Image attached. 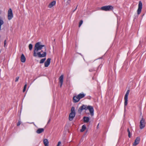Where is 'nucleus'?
<instances>
[{
	"mask_svg": "<svg viewBox=\"0 0 146 146\" xmlns=\"http://www.w3.org/2000/svg\"><path fill=\"white\" fill-rule=\"evenodd\" d=\"M46 54V48L45 45H41L40 42L36 43L34 47L33 56L42 58L45 57Z\"/></svg>",
	"mask_w": 146,
	"mask_h": 146,
	"instance_id": "obj_1",
	"label": "nucleus"
},
{
	"mask_svg": "<svg viewBox=\"0 0 146 146\" xmlns=\"http://www.w3.org/2000/svg\"><path fill=\"white\" fill-rule=\"evenodd\" d=\"M88 109L89 110L91 116H93L94 115V110L93 107L90 106L83 105L79 108L78 111V112L81 113L83 110H87Z\"/></svg>",
	"mask_w": 146,
	"mask_h": 146,
	"instance_id": "obj_2",
	"label": "nucleus"
},
{
	"mask_svg": "<svg viewBox=\"0 0 146 146\" xmlns=\"http://www.w3.org/2000/svg\"><path fill=\"white\" fill-rule=\"evenodd\" d=\"M102 10L104 11H111L113 10V7L111 5H107L102 7L101 8Z\"/></svg>",
	"mask_w": 146,
	"mask_h": 146,
	"instance_id": "obj_3",
	"label": "nucleus"
},
{
	"mask_svg": "<svg viewBox=\"0 0 146 146\" xmlns=\"http://www.w3.org/2000/svg\"><path fill=\"white\" fill-rule=\"evenodd\" d=\"M129 90H128L126 92V93L125 96L124 97V106L125 107L126 106L127 104V101H128V96L129 95Z\"/></svg>",
	"mask_w": 146,
	"mask_h": 146,
	"instance_id": "obj_4",
	"label": "nucleus"
},
{
	"mask_svg": "<svg viewBox=\"0 0 146 146\" xmlns=\"http://www.w3.org/2000/svg\"><path fill=\"white\" fill-rule=\"evenodd\" d=\"M13 17L12 11L11 9H9L8 11V18L9 20H11Z\"/></svg>",
	"mask_w": 146,
	"mask_h": 146,
	"instance_id": "obj_5",
	"label": "nucleus"
},
{
	"mask_svg": "<svg viewBox=\"0 0 146 146\" xmlns=\"http://www.w3.org/2000/svg\"><path fill=\"white\" fill-rule=\"evenodd\" d=\"M145 119L142 118L141 120L140 121V128L142 129L145 127Z\"/></svg>",
	"mask_w": 146,
	"mask_h": 146,
	"instance_id": "obj_6",
	"label": "nucleus"
},
{
	"mask_svg": "<svg viewBox=\"0 0 146 146\" xmlns=\"http://www.w3.org/2000/svg\"><path fill=\"white\" fill-rule=\"evenodd\" d=\"M142 4L141 1L139 2L138 4V7L137 10V14L139 15L141 12V9H142Z\"/></svg>",
	"mask_w": 146,
	"mask_h": 146,
	"instance_id": "obj_7",
	"label": "nucleus"
},
{
	"mask_svg": "<svg viewBox=\"0 0 146 146\" xmlns=\"http://www.w3.org/2000/svg\"><path fill=\"white\" fill-rule=\"evenodd\" d=\"M140 140V137H137L135 140L133 144V146H135L138 145L139 143Z\"/></svg>",
	"mask_w": 146,
	"mask_h": 146,
	"instance_id": "obj_8",
	"label": "nucleus"
},
{
	"mask_svg": "<svg viewBox=\"0 0 146 146\" xmlns=\"http://www.w3.org/2000/svg\"><path fill=\"white\" fill-rule=\"evenodd\" d=\"M75 113H70L69 115V120L72 121L75 115Z\"/></svg>",
	"mask_w": 146,
	"mask_h": 146,
	"instance_id": "obj_9",
	"label": "nucleus"
},
{
	"mask_svg": "<svg viewBox=\"0 0 146 146\" xmlns=\"http://www.w3.org/2000/svg\"><path fill=\"white\" fill-rule=\"evenodd\" d=\"M51 59L48 58L47 59L46 61L44 63V66L45 67H47L49 65L50 63Z\"/></svg>",
	"mask_w": 146,
	"mask_h": 146,
	"instance_id": "obj_10",
	"label": "nucleus"
},
{
	"mask_svg": "<svg viewBox=\"0 0 146 146\" xmlns=\"http://www.w3.org/2000/svg\"><path fill=\"white\" fill-rule=\"evenodd\" d=\"M80 99L78 97V96H74L73 98V102H78Z\"/></svg>",
	"mask_w": 146,
	"mask_h": 146,
	"instance_id": "obj_11",
	"label": "nucleus"
},
{
	"mask_svg": "<svg viewBox=\"0 0 146 146\" xmlns=\"http://www.w3.org/2000/svg\"><path fill=\"white\" fill-rule=\"evenodd\" d=\"M21 61L22 62H24L26 60V58L24 55L22 54L21 57Z\"/></svg>",
	"mask_w": 146,
	"mask_h": 146,
	"instance_id": "obj_12",
	"label": "nucleus"
},
{
	"mask_svg": "<svg viewBox=\"0 0 146 146\" xmlns=\"http://www.w3.org/2000/svg\"><path fill=\"white\" fill-rule=\"evenodd\" d=\"M56 1H53L51 3H50L48 5V7L49 8H51L54 5L56 4Z\"/></svg>",
	"mask_w": 146,
	"mask_h": 146,
	"instance_id": "obj_13",
	"label": "nucleus"
},
{
	"mask_svg": "<svg viewBox=\"0 0 146 146\" xmlns=\"http://www.w3.org/2000/svg\"><path fill=\"white\" fill-rule=\"evenodd\" d=\"M43 143L45 146H48L49 142L47 139H44Z\"/></svg>",
	"mask_w": 146,
	"mask_h": 146,
	"instance_id": "obj_14",
	"label": "nucleus"
},
{
	"mask_svg": "<svg viewBox=\"0 0 146 146\" xmlns=\"http://www.w3.org/2000/svg\"><path fill=\"white\" fill-rule=\"evenodd\" d=\"M44 129L42 128H40L38 129L36 131V132L37 133H40L44 131Z\"/></svg>",
	"mask_w": 146,
	"mask_h": 146,
	"instance_id": "obj_15",
	"label": "nucleus"
},
{
	"mask_svg": "<svg viewBox=\"0 0 146 146\" xmlns=\"http://www.w3.org/2000/svg\"><path fill=\"white\" fill-rule=\"evenodd\" d=\"M86 94L83 93L80 94L78 96V97L79 98V99H80L84 97L85 96Z\"/></svg>",
	"mask_w": 146,
	"mask_h": 146,
	"instance_id": "obj_16",
	"label": "nucleus"
},
{
	"mask_svg": "<svg viewBox=\"0 0 146 146\" xmlns=\"http://www.w3.org/2000/svg\"><path fill=\"white\" fill-rule=\"evenodd\" d=\"M89 120L90 119L88 117H83L84 121L85 123H88Z\"/></svg>",
	"mask_w": 146,
	"mask_h": 146,
	"instance_id": "obj_17",
	"label": "nucleus"
},
{
	"mask_svg": "<svg viewBox=\"0 0 146 146\" xmlns=\"http://www.w3.org/2000/svg\"><path fill=\"white\" fill-rule=\"evenodd\" d=\"M64 76L63 75H62L59 78V80L60 83L63 82Z\"/></svg>",
	"mask_w": 146,
	"mask_h": 146,
	"instance_id": "obj_18",
	"label": "nucleus"
},
{
	"mask_svg": "<svg viewBox=\"0 0 146 146\" xmlns=\"http://www.w3.org/2000/svg\"><path fill=\"white\" fill-rule=\"evenodd\" d=\"M86 127L85 125H83L82 126V129H80V131L82 132L84 131L86 129Z\"/></svg>",
	"mask_w": 146,
	"mask_h": 146,
	"instance_id": "obj_19",
	"label": "nucleus"
},
{
	"mask_svg": "<svg viewBox=\"0 0 146 146\" xmlns=\"http://www.w3.org/2000/svg\"><path fill=\"white\" fill-rule=\"evenodd\" d=\"M71 113H75V108L74 107H72L71 109Z\"/></svg>",
	"mask_w": 146,
	"mask_h": 146,
	"instance_id": "obj_20",
	"label": "nucleus"
},
{
	"mask_svg": "<svg viewBox=\"0 0 146 146\" xmlns=\"http://www.w3.org/2000/svg\"><path fill=\"white\" fill-rule=\"evenodd\" d=\"M4 23V22L2 20L0 19V30L1 29V26Z\"/></svg>",
	"mask_w": 146,
	"mask_h": 146,
	"instance_id": "obj_21",
	"label": "nucleus"
},
{
	"mask_svg": "<svg viewBox=\"0 0 146 146\" xmlns=\"http://www.w3.org/2000/svg\"><path fill=\"white\" fill-rule=\"evenodd\" d=\"M46 59V58L42 59H41L40 60V64H42V63H43L44 62V61H45Z\"/></svg>",
	"mask_w": 146,
	"mask_h": 146,
	"instance_id": "obj_22",
	"label": "nucleus"
},
{
	"mask_svg": "<svg viewBox=\"0 0 146 146\" xmlns=\"http://www.w3.org/2000/svg\"><path fill=\"white\" fill-rule=\"evenodd\" d=\"M127 131L128 132V137H130L131 136V133H130V132L129 131V129L128 128L127 129Z\"/></svg>",
	"mask_w": 146,
	"mask_h": 146,
	"instance_id": "obj_23",
	"label": "nucleus"
},
{
	"mask_svg": "<svg viewBox=\"0 0 146 146\" xmlns=\"http://www.w3.org/2000/svg\"><path fill=\"white\" fill-rule=\"evenodd\" d=\"M29 48L30 50H31L33 48V45L31 44H30L29 45Z\"/></svg>",
	"mask_w": 146,
	"mask_h": 146,
	"instance_id": "obj_24",
	"label": "nucleus"
},
{
	"mask_svg": "<svg viewBox=\"0 0 146 146\" xmlns=\"http://www.w3.org/2000/svg\"><path fill=\"white\" fill-rule=\"evenodd\" d=\"M27 86V85L26 84H25V85L24 86V88L23 89V92H24L25 91L26 89Z\"/></svg>",
	"mask_w": 146,
	"mask_h": 146,
	"instance_id": "obj_25",
	"label": "nucleus"
},
{
	"mask_svg": "<svg viewBox=\"0 0 146 146\" xmlns=\"http://www.w3.org/2000/svg\"><path fill=\"white\" fill-rule=\"evenodd\" d=\"M82 23H83V21L82 20L80 21L79 23V27H80V26L82 24Z\"/></svg>",
	"mask_w": 146,
	"mask_h": 146,
	"instance_id": "obj_26",
	"label": "nucleus"
},
{
	"mask_svg": "<svg viewBox=\"0 0 146 146\" xmlns=\"http://www.w3.org/2000/svg\"><path fill=\"white\" fill-rule=\"evenodd\" d=\"M71 2V0H68L66 3V5L69 4H70Z\"/></svg>",
	"mask_w": 146,
	"mask_h": 146,
	"instance_id": "obj_27",
	"label": "nucleus"
},
{
	"mask_svg": "<svg viewBox=\"0 0 146 146\" xmlns=\"http://www.w3.org/2000/svg\"><path fill=\"white\" fill-rule=\"evenodd\" d=\"M95 71V70L94 68H91L89 69V71L90 72H92Z\"/></svg>",
	"mask_w": 146,
	"mask_h": 146,
	"instance_id": "obj_28",
	"label": "nucleus"
},
{
	"mask_svg": "<svg viewBox=\"0 0 146 146\" xmlns=\"http://www.w3.org/2000/svg\"><path fill=\"white\" fill-rule=\"evenodd\" d=\"M19 76L15 78V82H17L18 81L19 79Z\"/></svg>",
	"mask_w": 146,
	"mask_h": 146,
	"instance_id": "obj_29",
	"label": "nucleus"
},
{
	"mask_svg": "<svg viewBox=\"0 0 146 146\" xmlns=\"http://www.w3.org/2000/svg\"><path fill=\"white\" fill-rule=\"evenodd\" d=\"M21 124V122L20 121H19L18 123H17V126H19Z\"/></svg>",
	"mask_w": 146,
	"mask_h": 146,
	"instance_id": "obj_30",
	"label": "nucleus"
},
{
	"mask_svg": "<svg viewBox=\"0 0 146 146\" xmlns=\"http://www.w3.org/2000/svg\"><path fill=\"white\" fill-rule=\"evenodd\" d=\"M6 44V40H5L4 41V47L5 46Z\"/></svg>",
	"mask_w": 146,
	"mask_h": 146,
	"instance_id": "obj_31",
	"label": "nucleus"
},
{
	"mask_svg": "<svg viewBox=\"0 0 146 146\" xmlns=\"http://www.w3.org/2000/svg\"><path fill=\"white\" fill-rule=\"evenodd\" d=\"M60 87H61L62 86V84H63V83H60Z\"/></svg>",
	"mask_w": 146,
	"mask_h": 146,
	"instance_id": "obj_32",
	"label": "nucleus"
},
{
	"mask_svg": "<svg viewBox=\"0 0 146 146\" xmlns=\"http://www.w3.org/2000/svg\"><path fill=\"white\" fill-rule=\"evenodd\" d=\"M78 6V5H77V6L76 7V9H74V10L73 11V12H74L76 10V9H77V7Z\"/></svg>",
	"mask_w": 146,
	"mask_h": 146,
	"instance_id": "obj_33",
	"label": "nucleus"
},
{
	"mask_svg": "<svg viewBox=\"0 0 146 146\" xmlns=\"http://www.w3.org/2000/svg\"><path fill=\"white\" fill-rule=\"evenodd\" d=\"M99 124H98L97 126V129H98V128H99Z\"/></svg>",
	"mask_w": 146,
	"mask_h": 146,
	"instance_id": "obj_34",
	"label": "nucleus"
},
{
	"mask_svg": "<svg viewBox=\"0 0 146 146\" xmlns=\"http://www.w3.org/2000/svg\"><path fill=\"white\" fill-rule=\"evenodd\" d=\"M50 119H49V120H48V123H49V122H50Z\"/></svg>",
	"mask_w": 146,
	"mask_h": 146,
	"instance_id": "obj_35",
	"label": "nucleus"
},
{
	"mask_svg": "<svg viewBox=\"0 0 146 146\" xmlns=\"http://www.w3.org/2000/svg\"><path fill=\"white\" fill-rule=\"evenodd\" d=\"M1 51H0V53H1Z\"/></svg>",
	"mask_w": 146,
	"mask_h": 146,
	"instance_id": "obj_36",
	"label": "nucleus"
}]
</instances>
